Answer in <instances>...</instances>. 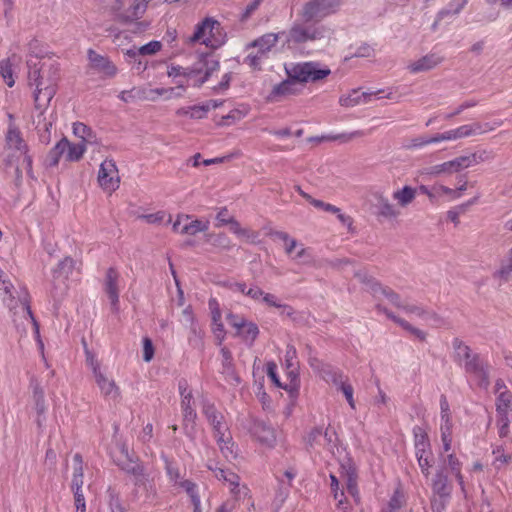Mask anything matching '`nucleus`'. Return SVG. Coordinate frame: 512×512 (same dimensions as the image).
Wrapping results in <instances>:
<instances>
[{
    "label": "nucleus",
    "mask_w": 512,
    "mask_h": 512,
    "mask_svg": "<svg viewBox=\"0 0 512 512\" xmlns=\"http://www.w3.org/2000/svg\"><path fill=\"white\" fill-rule=\"evenodd\" d=\"M207 468L211 470L215 477L228 484L231 494H233L235 501L241 498L249 497L250 490L247 486H240V477L230 471L219 467L216 463H208Z\"/></svg>",
    "instance_id": "8"
},
{
    "label": "nucleus",
    "mask_w": 512,
    "mask_h": 512,
    "mask_svg": "<svg viewBox=\"0 0 512 512\" xmlns=\"http://www.w3.org/2000/svg\"><path fill=\"white\" fill-rule=\"evenodd\" d=\"M415 448L430 447L427 434L420 427L414 428Z\"/></svg>",
    "instance_id": "54"
},
{
    "label": "nucleus",
    "mask_w": 512,
    "mask_h": 512,
    "mask_svg": "<svg viewBox=\"0 0 512 512\" xmlns=\"http://www.w3.org/2000/svg\"><path fill=\"white\" fill-rule=\"evenodd\" d=\"M379 215L385 218H396L399 215V211L389 202V200L383 196L378 198L377 204Z\"/></svg>",
    "instance_id": "39"
},
{
    "label": "nucleus",
    "mask_w": 512,
    "mask_h": 512,
    "mask_svg": "<svg viewBox=\"0 0 512 512\" xmlns=\"http://www.w3.org/2000/svg\"><path fill=\"white\" fill-rule=\"evenodd\" d=\"M496 424L498 427V434L501 438H505L509 435V413H496Z\"/></svg>",
    "instance_id": "46"
},
{
    "label": "nucleus",
    "mask_w": 512,
    "mask_h": 512,
    "mask_svg": "<svg viewBox=\"0 0 512 512\" xmlns=\"http://www.w3.org/2000/svg\"><path fill=\"white\" fill-rule=\"evenodd\" d=\"M401 327L404 330H406L409 333H411L413 336H415L420 341H422V342L426 341V338H427L426 332H424L423 330L418 329V328L412 326L408 321L402 322L401 323Z\"/></svg>",
    "instance_id": "62"
},
{
    "label": "nucleus",
    "mask_w": 512,
    "mask_h": 512,
    "mask_svg": "<svg viewBox=\"0 0 512 512\" xmlns=\"http://www.w3.org/2000/svg\"><path fill=\"white\" fill-rule=\"evenodd\" d=\"M6 142L10 148H14L20 152L28 150V147L21 136L20 130L14 123H9Z\"/></svg>",
    "instance_id": "27"
},
{
    "label": "nucleus",
    "mask_w": 512,
    "mask_h": 512,
    "mask_svg": "<svg viewBox=\"0 0 512 512\" xmlns=\"http://www.w3.org/2000/svg\"><path fill=\"white\" fill-rule=\"evenodd\" d=\"M450 499H451V497L432 494L430 497V506H431L432 512H444L446 510V507H447Z\"/></svg>",
    "instance_id": "47"
},
{
    "label": "nucleus",
    "mask_w": 512,
    "mask_h": 512,
    "mask_svg": "<svg viewBox=\"0 0 512 512\" xmlns=\"http://www.w3.org/2000/svg\"><path fill=\"white\" fill-rule=\"evenodd\" d=\"M447 467L450 469L451 473L455 476L462 492H465V483L464 478L461 473V462L456 457L455 454H449L446 458Z\"/></svg>",
    "instance_id": "32"
},
{
    "label": "nucleus",
    "mask_w": 512,
    "mask_h": 512,
    "mask_svg": "<svg viewBox=\"0 0 512 512\" xmlns=\"http://www.w3.org/2000/svg\"><path fill=\"white\" fill-rule=\"evenodd\" d=\"M452 347L454 362L462 366L467 374L472 375L480 387L487 389L490 384L488 364L459 338L453 339Z\"/></svg>",
    "instance_id": "2"
},
{
    "label": "nucleus",
    "mask_w": 512,
    "mask_h": 512,
    "mask_svg": "<svg viewBox=\"0 0 512 512\" xmlns=\"http://www.w3.org/2000/svg\"><path fill=\"white\" fill-rule=\"evenodd\" d=\"M416 196V189L411 186H404L401 190L393 193V198L402 207L409 205Z\"/></svg>",
    "instance_id": "33"
},
{
    "label": "nucleus",
    "mask_w": 512,
    "mask_h": 512,
    "mask_svg": "<svg viewBox=\"0 0 512 512\" xmlns=\"http://www.w3.org/2000/svg\"><path fill=\"white\" fill-rule=\"evenodd\" d=\"M285 35L286 32L284 31L279 33H266L249 43L247 45V49L257 48L267 56L268 52H270L271 49L277 44L280 37Z\"/></svg>",
    "instance_id": "22"
},
{
    "label": "nucleus",
    "mask_w": 512,
    "mask_h": 512,
    "mask_svg": "<svg viewBox=\"0 0 512 512\" xmlns=\"http://www.w3.org/2000/svg\"><path fill=\"white\" fill-rule=\"evenodd\" d=\"M333 382L337 386V389L342 391V393L344 394L350 407L354 409L355 408V402H354V398H353L354 390H353L352 385L347 383L346 381H344L342 375L334 376Z\"/></svg>",
    "instance_id": "34"
},
{
    "label": "nucleus",
    "mask_w": 512,
    "mask_h": 512,
    "mask_svg": "<svg viewBox=\"0 0 512 512\" xmlns=\"http://www.w3.org/2000/svg\"><path fill=\"white\" fill-rule=\"evenodd\" d=\"M440 143L439 134H435L433 136H418L413 138L410 143L407 145L408 149H416L422 148L429 144Z\"/></svg>",
    "instance_id": "44"
},
{
    "label": "nucleus",
    "mask_w": 512,
    "mask_h": 512,
    "mask_svg": "<svg viewBox=\"0 0 512 512\" xmlns=\"http://www.w3.org/2000/svg\"><path fill=\"white\" fill-rule=\"evenodd\" d=\"M99 4L114 13H119L123 8L122 0H97Z\"/></svg>",
    "instance_id": "64"
},
{
    "label": "nucleus",
    "mask_w": 512,
    "mask_h": 512,
    "mask_svg": "<svg viewBox=\"0 0 512 512\" xmlns=\"http://www.w3.org/2000/svg\"><path fill=\"white\" fill-rule=\"evenodd\" d=\"M26 64L28 86L33 89L34 108L39 111L40 118L57 92L59 67L50 57L34 55H29Z\"/></svg>",
    "instance_id": "1"
},
{
    "label": "nucleus",
    "mask_w": 512,
    "mask_h": 512,
    "mask_svg": "<svg viewBox=\"0 0 512 512\" xmlns=\"http://www.w3.org/2000/svg\"><path fill=\"white\" fill-rule=\"evenodd\" d=\"M237 334L240 335L244 341L252 344L259 334V329L257 325L252 322H244V326H242L241 329L237 331Z\"/></svg>",
    "instance_id": "40"
},
{
    "label": "nucleus",
    "mask_w": 512,
    "mask_h": 512,
    "mask_svg": "<svg viewBox=\"0 0 512 512\" xmlns=\"http://www.w3.org/2000/svg\"><path fill=\"white\" fill-rule=\"evenodd\" d=\"M85 151H86L85 143L80 142V143L72 144L69 142V147L66 149V152H65L66 160L70 161V162H77L83 157V154L85 153Z\"/></svg>",
    "instance_id": "37"
},
{
    "label": "nucleus",
    "mask_w": 512,
    "mask_h": 512,
    "mask_svg": "<svg viewBox=\"0 0 512 512\" xmlns=\"http://www.w3.org/2000/svg\"><path fill=\"white\" fill-rule=\"evenodd\" d=\"M493 455L495 456L494 464L496 465L497 469L509 463V461L511 460V456L504 453V449L502 446H498L495 449H493Z\"/></svg>",
    "instance_id": "53"
},
{
    "label": "nucleus",
    "mask_w": 512,
    "mask_h": 512,
    "mask_svg": "<svg viewBox=\"0 0 512 512\" xmlns=\"http://www.w3.org/2000/svg\"><path fill=\"white\" fill-rule=\"evenodd\" d=\"M75 266V261L71 257H65L61 260L54 271V274L58 276H64L65 278L72 272Z\"/></svg>",
    "instance_id": "48"
},
{
    "label": "nucleus",
    "mask_w": 512,
    "mask_h": 512,
    "mask_svg": "<svg viewBox=\"0 0 512 512\" xmlns=\"http://www.w3.org/2000/svg\"><path fill=\"white\" fill-rule=\"evenodd\" d=\"M482 126L480 122H473L469 124H463L456 128L444 131L439 134L440 142L444 141H457L463 138H469L476 136L481 132Z\"/></svg>",
    "instance_id": "16"
},
{
    "label": "nucleus",
    "mask_w": 512,
    "mask_h": 512,
    "mask_svg": "<svg viewBox=\"0 0 512 512\" xmlns=\"http://www.w3.org/2000/svg\"><path fill=\"white\" fill-rule=\"evenodd\" d=\"M202 412L208 422L212 425L214 436L217 442L225 440V433L228 431L227 424L224 421V416L220 413L214 404L209 401H203Z\"/></svg>",
    "instance_id": "11"
},
{
    "label": "nucleus",
    "mask_w": 512,
    "mask_h": 512,
    "mask_svg": "<svg viewBox=\"0 0 512 512\" xmlns=\"http://www.w3.org/2000/svg\"><path fill=\"white\" fill-rule=\"evenodd\" d=\"M161 47H162L161 42L151 41L139 48L133 47V48L127 49L124 52V54L126 57H128L130 59H136L137 57H140V56L153 55V54L157 53L158 51H160Z\"/></svg>",
    "instance_id": "26"
},
{
    "label": "nucleus",
    "mask_w": 512,
    "mask_h": 512,
    "mask_svg": "<svg viewBox=\"0 0 512 512\" xmlns=\"http://www.w3.org/2000/svg\"><path fill=\"white\" fill-rule=\"evenodd\" d=\"M288 77L299 83L317 82L330 75L331 70L316 62H303L285 67Z\"/></svg>",
    "instance_id": "5"
},
{
    "label": "nucleus",
    "mask_w": 512,
    "mask_h": 512,
    "mask_svg": "<svg viewBox=\"0 0 512 512\" xmlns=\"http://www.w3.org/2000/svg\"><path fill=\"white\" fill-rule=\"evenodd\" d=\"M446 470L447 468L445 466H441L436 470L431 480L432 494L451 497L453 485L448 479Z\"/></svg>",
    "instance_id": "17"
},
{
    "label": "nucleus",
    "mask_w": 512,
    "mask_h": 512,
    "mask_svg": "<svg viewBox=\"0 0 512 512\" xmlns=\"http://www.w3.org/2000/svg\"><path fill=\"white\" fill-rule=\"evenodd\" d=\"M142 489L145 491V502L152 503L157 499V490L152 480L148 481Z\"/></svg>",
    "instance_id": "63"
},
{
    "label": "nucleus",
    "mask_w": 512,
    "mask_h": 512,
    "mask_svg": "<svg viewBox=\"0 0 512 512\" xmlns=\"http://www.w3.org/2000/svg\"><path fill=\"white\" fill-rule=\"evenodd\" d=\"M97 181L100 187L109 194L119 188V171L113 159H105L100 164Z\"/></svg>",
    "instance_id": "10"
},
{
    "label": "nucleus",
    "mask_w": 512,
    "mask_h": 512,
    "mask_svg": "<svg viewBox=\"0 0 512 512\" xmlns=\"http://www.w3.org/2000/svg\"><path fill=\"white\" fill-rule=\"evenodd\" d=\"M427 310V308L413 303H406L403 306V311L407 314H413L422 320H424Z\"/></svg>",
    "instance_id": "55"
},
{
    "label": "nucleus",
    "mask_w": 512,
    "mask_h": 512,
    "mask_svg": "<svg viewBox=\"0 0 512 512\" xmlns=\"http://www.w3.org/2000/svg\"><path fill=\"white\" fill-rule=\"evenodd\" d=\"M168 76L170 77H184L187 79V83L190 81L189 79V67H182L179 65H171L168 67L167 71Z\"/></svg>",
    "instance_id": "57"
},
{
    "label": "nucleus",
    "mask_w": 512,
    "mask_h": 512,
    "mask_svg": "<svg viewBox=\"0 0 512 512\" xmlns=\"http://www.w3.org/2000/svg\"><path fill=\"white\" fill-rule=\"evenodd\" d=\"M219 61L210 54L201 55L200 59L189 67V79L192 85L200 87L219 69Z\"/></svg>",
    "instance_id": "7"
},
{
    "label": "nucleus",
    "mask_w": 512,
    "mask_h": 512,
    "mask_svg": "<svg viewBox=\"0 0 512 512\" xmlns=\"http://www.w3.org/2000/svg\"><path fill=\"white\" fill-rule=\"evenodd\" d=\"M305 442L308 449L317 450L322 447L334 455L335 449H337L338 438L335 431H330L329 428L323 431L321 428L316 427L308 433Z\"/></svg>",
    "instance_id": "9"
},
{
    "label": "nucleus",
    "mask_w": 512,
    "mask_h": 512,
    "mask_svg": "<svg viewBox=\"0 0 512 512\" xmlns=\"http://www.w3.org/2000/svg\"><path fill=\"white\" fill-rule=\"evenodd\" d=\"M285 365L288 370V376L291 380H295L298 377V361H297V350L294 345L288 344L285 351Z\"/></svg>",
    "instance_id": "28"
},
{
    "label": "nucleus",
    "mask_w": 512,
    "mask_h": 512,
    "mask_svg": "<svg viewBox=\"0 0 512 512\" xmlns=\"http://www.w3.org/2000/svg\"><path fill=\"white\" fill-rule=\"evenodd\" d=\"M341 3V0H308L303 4L299 17L305 23H319L325 17L336 13Z\"/></svg>",
    "instance_id": "4"
},
{
    "label": "nucleus",
    "mask_w": 512,
    "mask_h": 512,
    "mask_svg": "<svg viewBox=\"0 0 512 512\" xmlns=\"http://www.w3.org/2000/svg\"><path fill=\"white\" fill-rule=\"evenodd\" d=\"M512 393L509 390L500 392L496 399V413H509L511 410Z\"/></svg>",
    "instance_id": "38"
},
{
    "label": "nucleus",
    "mask_w": 512,
    "mask_h": 512,
    "mask_svg": "<svg viewBox=\"0 0 512 512\" xmlns=\"http://www.w3.org/2000/svg\"><path fill=\"white\" fill-rule=\"evenodd\" d=\"M221 354L223 357V369L224 373L227 375H230L233 379H235L237 382H239V377H237L234 373L233 369V358L230 350L226 347H223L221 349Z\"/></svg>",
    "instance_id": "45"
},
{
    "label": "nucleus",
    "mask_w": 512,
    "mask_h": 512,
    "mask_svg": "<svg viewBox=\"0 0 512 512\" xmlns=\"http://www.w3.org/2000/svg\"><path fill=\"white\" fill-rule=\"evenodd\" d=\"M119 283V272L114 267H110L105 275L103 289L110 300L111 309L113 312H118L119 310Z\"/></svg>",
    "instance_id": "14"
},
{
    "label": "nucleus",
    "mask_w": 512,
    "mask_h": 512,
    "mask_svg": "<svg viewBox=\"0 0 512 512\" xmlns=\"http://www.w3.org/2000/svg\"><path fill=\"white\" fill-rule=\"evenodd\" d=\"M0 74L9 87L14 85L15 81L13 79L12 68L8 62L0 63Z\"/></svg>",
    "instance_id": "58"
},
{
    "label": "nucleus",
    "mask_w": 512,
    "mask_h": 512,
    "mask_svg": "<svg viewBox=\"0 0 512 512\" xmlns=\"http://www.w3.org/2000/svg\"><path fill=\"white\" fill-rule=\"evenodd\" d=\"M323 32V27L319 26L317 22H295L285 35L286 42L302 44L309 41H315L323 37Z\"/></svg>",
    "instance_id": "6"
},
{
    "label": "nucleus",
    "mask_w": 512,
    "mask_h": 512,
    "mask_svg": "<svg viewBox=\"0 0 512 512\" xmlns=\"http://www.w3.org/2000/svg\"><path fill=\"white\" fill-rule=\"evenodd\" d=\"M193 403V395L192 392H187V395L181 399V409L183 413V425L185 429H188L189 425L191 429L195 426V421L197 418L196 411L192 407Z\"/></svg>",
    "instance_id": "25"
},
{
    "label": "nucleus",
    "mask_w": 512,
    "mask_h": 512,
    "mask_svg": "<svg viewBox=\"0 0 512 512\" xmlns=\"http://www.w3.org/2000/svg\"><path fill=\"white\" fill-rule=\"evenodd\" d=\"M19 301L21 302V304L23 305L24 309L26 310L28 316L30 317V319H31V321L33 323V326H34L36 334L39 335V324L36 321V319H35V317H34V315L32 313V310H31V307H30L29 295H28L27 291H24L23 295L19 296Z\"/></svg>",
    "instance_id": "52"
},
{
    "label": "nucleus",
    "mask_w": 512,
    "mask_h": 512,
    "mask_svg": "<svg viewBox=\"0 0 512 512\" xmlns=\"http://www.w3.org/2000/svg\"><path fill=\"white\" fill-rule=\"evenodd\" d=\"M87 57L90 67L102 74L104 78H113L117 74V67L107 56L98 54L93 49H89L87 51Z\"/></svg>",
    "instance_id": "15"
},
{
    "label": "nucleus",
    "mask_w": 512,
    "mask_h": 512,
    "mask_svg": "<svg viewBox=\"0 0 512 512\" xmlns=\"http://www.w3.org/2000/svg\"><path fill=\"white\" fill-rule=\"evenodd\" d=\"M94 377L101 393L105 397L117 398L119 396V389L113 380L108 379L100 370L97 365L94 366Z\"/></svg>",
    "instance_id": "23"
},
{
    "label": "nucleus",
    "mask_w": 512,
    "mask_h": 512,
    "mask_svg": "<svg viewBox=\"0 0 512 512\" xmlns=\"http://www.w3.org/2000/svg\"><path fill=\"white\" fill-rule=\"evenodd\" d=\"M13 289H14V286L10 282V280H8L7 282H4L3 286H2V289H1L4 292V294H5V297L3 298V301L9 307L13 306V302H14V299H15V297L13 295Z\"/></svg>",
    "instance_id": "61"
},
{
    "label": "nucleus",
    "mask_w": 512,
    "mask_h": 512,
    "mask_svg": "<svg viewBox=\"0 0 512 512\" xmlns=\"http://www.w3.org/2000/svg\"><path fill=\"white\" fill-rule=\"evenodd\" d=\"M222 28L217 20L205 18L202 22L195 26L192 35L187 38L189 43H201L207 47L218 48L224 43V35Z\"/></svg>",
    "instance_id": "3"
},
{
    "label": "nucleus",
    "mask_w": 512,
    "mask_h": 512,
    "mask_svg": "<svg viewBox=\"0 0 512 512\" xmlns=\"http://www.w3.org/2000/svg\"><path fill=\"white\" fill-rule=\"evenodd\" d=\"M147 4L144 1L134 0L131 7L123 14L121 17L125 21H132L134 19H138L145 12Z\"/></svg>",
    "instance_id": "35"
},
{
    "label": "nucleus",
    "mask_w": 512,
    "mask_h": 512,
    "mask_svg": "<svg viewBox=\"0 0 512 512\" xmlns=\"http://www.w3.org/2000/svg\"><path fill=\"white\" fill-rule=\"evenodd\" d=\"M173 231L183 235H196L209 229V221L192 219L189 215H179L173 223Z\"/></svg>",
    "instance_id": "13"
},
{
    "label": "nucleus",
    "mask_w": 512,
    "mask_h": 512,
    "mask_svg": "<svg viewBox=\"0 0 512 512\" xmlns=\"http://www.w3.org/2000/svg\"><path fill=\"white\" fill-rule=\"evenodd\" d=\"M512 273V248L508 251L506 258L503 260L500 268L495 272L494 276L507 281Z\"/></svg>",
    "instance_id": "43"
},
{
    "label": "nucleus",
    "mask_w": 512,
    "mask_h": 512,
    "mask_svg": "<svg viewBox=\"0 0 512 512\" xmlns=\"http://www.w3.org/2000/svg\"><path fill=\"white\" fill-rule=\"evenodd\" d=\"M371 294L376 299H379L381 296L385 297L395 307L402 309V310H403V306H405V304H406L401 300V297L398 293H396L394 290H392L388 286H383L378 281H372Z\"/></svg>",
    "instance_id": "21"
},
{
    "label": "nucleus",
    "mask_w": 512,
    "mask_h": 512,
    "mask_svg": "<svg viewBox=\"0 0 512 512\" xmlns=\"http://www.w3.org/2000/svg\"><path fill=\"white\" fill-rule=\"evenodd\" d=\"M296 250V253L292 254L290 258L297 263L308 264L311 260L309 249L305 248L303 244L299 243V246L296 248Z\"/></svg>",
    "instance_id": "51"
},
{
    "label": "nucleus",
    "mask_w": 512,
    "mask_h": 512,
    "mask_svg": "<svg viewBox=\"0 0 512 512\" xmlns=\"http://www.w3.org/2000/svg\"><path fill=\"white\" fill-rule=\"evenodd\" d=\"M296 82H297L296 80H293L290 77H288V79L275 85L270 94L271 98L276 100L280 97L295 94L296 93V89H295Z\"/></svg>",
    "instance_id": "30"
},
{
    "label": "nucleus",
    "mask_w": 512,
    "mask_h": 512,
    "mask_svg": "<svg viewBox=\"0 0 512 512\" xmlns=\"http://www.w3.org/2000/svg\"><path fill=\"white\" fill-rule=\"evenodd\" d=\"M69 147V141L67 138H62L56 145L49 151L47 155V165L50 167H56L62 155H65L66 149Z\"/></svg>",
    "instance_id": "29"
},
{
    "label": "nucleus",
    "mask_w": 512,
    "mask_h": 512,
    "mask_svg": "<svg viewBox=\"0 0 512 512\" xmlns=\"http://www.w3.org/2000/svg\"><path fill=\"white\" fill-rule=\"evenodd\" d=\"M30 386L33 392V401L35 405V410L38 414L37 423L39 426L42 424V417L46 412L45 398H44V390L40 385L39 381L35 378H32L30 381Z\"/></svg>",
    "instance_id": "24"
},
{
    "label": "nucleus",
    "mask_w": 512,
    "mask_h": 512,
    "mask_svg": "<svg viewBox=\"0 0 512 512\" xmlns=\"http://www.w3.org/2000/svg\"><path fill=\"white\" fill-rule=\"evenodd\" d=\"M491 158V153L487 150H481L469 155L456 157L453 160L447 161L449 168V175L460 172L466 168L485 162Z\"/></svg>",
    "instance_id": "12"
},
{
    "label": "nucleus",
    "mask_w": 512,
    "mask_h": 512,
    "mask_svg": "<svg viewBox=\"0 0 512 512\" xmlns=\"http://www.w3.org/2000/svg\"><path fill=\"white\" fill-rule=\"evenodd\" d=\"M365 133L361 130H357L354 132H351L349 134H339V135H333V136H321V137H310L309 141H324V140H342L343 142H348L354 138L363 137Z\"/></svg>",
    "instance_id": "41"
},
{
    "label": "nucleus",
    "mask_w": 512,
    "mask_h": 512,
    "mask_svg": "<svg viewBox=\"0 0 512 512\" xmlns=\"http://www.w3.org/2000/svg\"><path fill=\"white\" fill-rule=\"evenodd\" d=\"M444 61V57L439 53L431 52L416 61L409 63L408 70L411 73H420L429 71Z\"/></svg>",
    "instance_id": "19"
},
{
    "label": "nucleus",
    "mask_w": 512,
    "mask_h": 512,
    "mask_svg": "<svg viewBox=\"0 0 512 512\" xmlns=\"http://www.w3.org/2000/svg\"><path fill=\"white\" fill-rule=\"evenodd\" d=\"M425 174L430 176L449 175L448 163L443 162L426 169Z\"/></svg>",
    "instance_id": "60"
},
{
    "label": "nucleus",
    "mask_w": 512,
    "mask_h": 512,
    "mask_svg": "<svg viewBox=\"0 0 512 512\" xmlns=\"http://www.w3.org/2000/svg\"><path fill=\"white\" fill-rule=\"evenodd\" d=\"M253 437L263 445L274 446L276 442L275 430L264 421L256 420L250 428Z\"/></svg>",
    "instance_id": "18"
},
{
    "label": "nucleus",
    "mask_w": 512,
    "mask_h": 512,
    "mask_svg": "<svg viewBox=\"0 0 512 512\" xmlns=\"http://www.w3.org/2000/svg\"><path fill=\"white\" fill-rule=\"evenodd\" d=\"M266 58H267V56L263 52H261L260 50H257L256 53H253V52L249 53L245 57L244 63L255 70H259L261 68L262 61Z\"/></svg>",
    "instance_id": "49"
},
{
    "label": "nucleus",
    "mask_w": 512,
    "mask_h": 512,
    "mask_svg": "<svg viewBox=\"0 0 512 512\" xmlns=\"http://www.w3.org/2000/svg\"><path fill=\"white\" fill-rule=\"evenodd\" d=\"M467 3V0H454L449 4V8L442 9L439 11L436 21L434 22L433 26L435 27L439 21H441L444 17L450 16V15H456L458 14L461 9L465 6Z\"/></svg>",
    "instance_id": "36"
},
{
    "label": "nucleus",
    "mask_w": 512,
    "mask_h": 512,
    "mask_svg": "<svg viewBox=\"0 0 512 512\" xmlns=\"http://www.w3.org/2000/svg\"><path fill=\"white\" fill-rule=\"evenodd\" d=\"M228 225H230L231 232L239 237H245L247 239H251L252 241L258 237L257 232L251 231L247 228H242L240 223L234 217L231 219V222H229Z\"/></svg>",
    "instance_id": "42"
},
{
    "label": "nucleus",
    "mask_w": 512,
    "mask_h": 512,
    "mask_svg": "<svg viewBox=\"0 0 512 512\" xmlns=\"http://www.w3.org/2000/svg\"><path fill=\"white\" fill-rule=\"evenodd\" d=\"M73 132L76 136L82 139L81 142L83 143L88 141V137L91 135L90 128L83 123H75L73 125Z\"/></svg>",
    "instance_id": "59"
},
{
    "label": "nucleus",
    "mask_w": 512,
    "mask_h": 512,
    "mask_svg": "<svg viewBox=\"0 0 512 512\" xmlns=\"http://www.w3.org/2000/svg\"><path fill=\"white\" fill-rule=\"evenodd\" d=\"M475 203V199L468 201L467 203L458 206L455 209L449 210L447 212V217L450 221H452L455 225L459 223V215L463 213L467 207Z\"/></svg>",
    "instance_id": "56"
},
{
    "label": "nucleus",
    "mask_w": 512,
    "mask_h": 512,
    "mask_svg": "<svg viewBox=\"0 0 512 512\" xmlns=\"http://www.w3.org/2000/svg\"><path fill=\"white\" fill-rule=\"evenodd\" d=\"M383 92L384 90L360 92L358 89H353L349 94L342 95L339 98V104L343 107H354L359 104H367L371 101L372 96L380 95Z\"/></svg>",
    "instance_id": "20"
},
{
    "label": "nucleus",
    "mask_w": 512,
    "mask_h": 512,
    "mask_svg": "<svg viewBox=\"0 0 512 512\" xmlns=\"http://www.w3.org/2000/svg\"><path fill=\"white\" fill-rule=\"evenodd\" d=\"M269 236L283 242L284 251L289 257L292 256L293 252L299 246L297 240L292 238L287 232L277 230L271 231Z\"/></svg>",
    "instance_id": "31"
},
{
    "label": "nucleus",
    "mask_w": 512,
    "mask_h": 512,
    "mask_svg": "<svg viewBox=\"0 0 512 512\" xmlns=\"http://www.w3.org/2000/svg\"><path fill=\"white\" fill-rule=\"evenodd\" d=\"M232 438L230 436L229 431L225 433V440L221 442H217L222 454L227 458H235V454L233 451L234 444L232 443Z\"/></svg>",
    "instance_id": "50"
}]
</instances>
